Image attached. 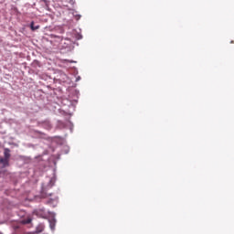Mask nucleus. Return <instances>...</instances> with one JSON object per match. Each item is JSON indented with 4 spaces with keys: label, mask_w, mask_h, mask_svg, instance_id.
Returning <instances> with one entry per match:
<instances>
[{
    "label": "nucleus",
    "mask_w": 234,
    "mask_h": 234,
    "mask_svg": "<svg viewBox=\"0 0 234 234\" xmlns=\"http://www.w3.org/2000/svg\"><path fill=\"white\" fill-rule=\"evenodd\" d=\"M231 43H234V41H231Z\"/></svg>",
    "instance_id": "obj_7"
},
{
    "label": "nucleus",
    "mask_w": 234,
    "mask_h": 234,
    "mask_svg": "<svg viewBox=\"0 0 234 234\" xmlns=\"http://www.w3.org/2000/svg\"><path fill=\"white\" fill-rule=\"evenodd\" d=\"M10 159H6L5 157L0 158V164H3L4 167H8L10 165Z\"/></svg>",
    "instance_id": "obj_1"
},
{
    "label": "nucleus",
    "mask_w": 234,
    "mask_h": 234,
    "mask_svg": "<svg viewBox=\"0 0 234 234\" xmlns=\"http://www.w3.org/2000/svg\"><path fill=\"white\" fill-rule=\"evenodd\" d=\"M4 158L10 160V149L5 148L4 151Z\"/></svg>",
    "instance_id": "obj_3"
},
{
    "label": "nucleus",
    "mask_w": 234,
    "mask_h": 234,
    "mask_svg": "<svg viewBox=\"0 0 234 234\" xmlns=\"http://www.w3.org/2000/svg\"><path fill=\"white\" fill-rule=\"evenodd\" d=\"M30 222H32V220H31V219H28V220L27 221V224H30Z\"/></svg>",
    "instance_id": "obj_6"
},
{
    "label": "nucleus",
    "mask_w": 234,
    "mask_h": 234,
    "mask_svg": "<svg viewBox=\"0 0 234 234\" xmlns=\"http://www.w3.org/2000/svg\"><path fill=\"white\" fill-rule=\"evenodd\" d=\"M49 227L52 231L56 229V218L49 219Z\"/></svg>",
    "instance_id": "obj_2"
},
{
    "label": "nucleus",
    "mask_w": 234,
    "mask_h": 234,
    "mask_svg": "<svg viewBox=\"0 0 234 234\" xmlns=\"http://www.w3.org/2000/svg\"><path fill=\"white\" fill-rule=\"evenodd\" d=\"M44 229H45V226L44 225H38L37 227V233H41L42 231H44Z\"/></svg>",
    "instance_id": "obj_5"
},
{
    "label": "nucleus",
    "mask_w": 234,
    "mask_h": 234,
    "mask_svg": "<svg viewBox=\"0 0 234 234\" xmlns=\"http://www.w3.org/2000/svg\"><path fill=\"white\" fill-rule=\"evenodd\" d=\"M30 28H31V30L34 32L35 30H38L39 25L35 26V25H34V21H32L31 24H30Z\"/></svg>",
    "instance_id": "obj_4"
}]
</instances>
